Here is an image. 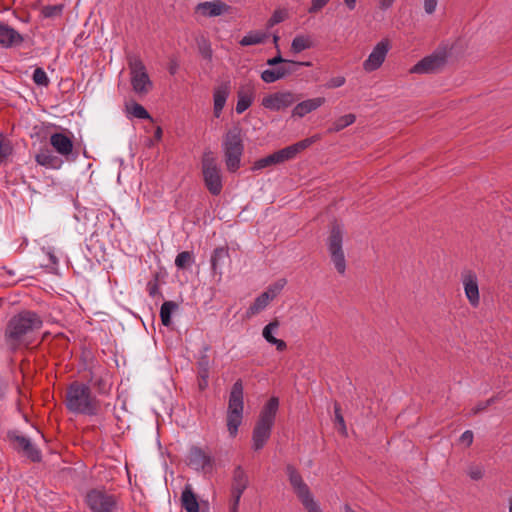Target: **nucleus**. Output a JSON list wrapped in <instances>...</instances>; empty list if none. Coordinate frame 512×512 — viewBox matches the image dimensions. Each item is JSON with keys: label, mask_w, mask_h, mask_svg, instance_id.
Here are the masks:
<instances>
[{"label": "nucleus", "mask_w": 512, "mask_h": 512, "mask_svg": "<svg viewBox=\"0 0 512 512\" xmlns=\"http://www.w3.org/2000/svg\"><path fill=\"white\" fill-rule=\"evenodd\" d=\"M270 302L271 300L268 294H265L264 292L261 293L247 309L246 316L250 318L254 315L259 314L269 305Z\"/></svg>", "instance_id": "cd10ccee"}, {"label": "nucleus", "mask_w": 512, "mask_h": 512, "mask_svg": "<svg viewBox=\"0 0 512 512\" xmlns=\"http://www.w3.org/2000/svg\"><path fill=\"white\" fill-rule=\"evenodd\" d=\"M43 326L42 317L31 310H23L12 316L5 328L4 340L11 350L29 346Z\"/></svg>", "instance_id": "f257e3e1"}, {"label": "nucleus", "mask_w": 512, "mask_h": 512, "mask_svg": "<svg viewBox=\"0 0 512 512\" xmlns=\"http://www.w3.org/2000/svg\"><path fill=\"white\" fill-rule=\"evenodd\" d=\"M319 137L317 135L303 139L273 153L277 164L294 159L301 151L310 147Z\"/></svg>", "instance_id": "f3484780"}, {"label": "nucleus", "mask_w": 512, "mask_h": 512, "mask_svg": "<svg viewBox=\"0 0 512 512\" xmlns=\"http://www.w3.org/2000/svg\"><path fill=\"white\" fill-rule=\"evenodd\" d=\"M324 97H316L304 100L297 105L292 110V116L297 118H303L307 114L317 110L325 103Z\"/></svg>", "instance_id": "b1692460"}, {"label": "nucleus", "mask_w": 512, "mask_h": 512, "mask_svg": "<svg viewBox=\"0 0 512 512\" xmlns=\"http://www.w3.org/2000/svg\"><path fill=\"white\" fill-rule=\"evenodd\" d=\"M343 234V228L339 224H334L327 239L331 261L337 272L341 275H344L346 271V259L342 248Z\"/></svg>", "instance_id": "1a4fd4ad"}, {"label": "nucleus", "mask_w": 512, "mask_h": 512, "mask_svg": "<svg viewBox=\"0 0 512 512\" xmlns=\"http://www.w3.org/2000/svg\"><path fill=\"white\" fill-rule=\"evenodd\" d=\"M202 378H203V381L206 383L207 371H205V373H202Z\"/></svg>", "instance_id": "774afa93"}, {"label": "nucleus", "mask_w": 512, "mask_h": 512, "mask_svg": "<svg viewBox=\"0 0 512 512\" xmlns=\"http://www.w3.org/2000/svg\"><path fill=\"white\" fill-rule=\"evenodd\" d=\"M391 48L390 40L387 38L379 41L372 49L367 59L363 62L364 71L370 73L379 69L384 63Z\"/></svg>", "instance_id": "ddd939ff"}, {"label": "nucleus", "mask_w": 512, "mask_h": 512, "mask_svg": "<svg viewBox=\"0 0 512 512\" xmlns=\"http://www.w3.org/2000/svg\"><path fill=\"white\" fill-rule=\"evenodd\" d=\"M335 418H336L337 423L340 426L341 432L343 434H345L346 433L345 421H344L343 416L340 414V409L337 405L335 406Z\"/></svg>", "instance_id": "3c124183"}, {"label": "nucleus", "mask_w": 512, "mask_h": 512, "mask_svg": "<svg viewBox=\"0 0 512 512\" xmlns=\"http://www.w3.org/2000/svg\"><path fill=\"white\" fill-rule=\"evenodd\" d=\"M7 385L0 379V400L4 399L6 394Z\"/></svg>", "instance_id": "bf43d9fd"}, {"label": "nucleus", "mask_w": 512, "mask_h": 512, "mask_svg": "<svg viewBox=\"0 0 512 512\" xmlns=\"http://www.w3.org/2000/svg\"><path fill=\"white\" fill-rule=\"evenodd\" d=\"M177 69H178V64L176 62H173L170 64V66H169L170 74H172V75L176 74Z\"/></svg>", "instance_id": "680f3d73"}, {"label": "nucleus", "mask_w": 512, "mask_h": 512, "mask_svg": "<svg viewBox=\"0 0 512 512\" xmlns=\"http://www.w3.org/2000/svg\"><path fill=\"white\" fill-rule=\"evenodd\" d=\"M33 81L40 86H48L49 78L44 69L38 67L33 72Z\"/></svg>", "instance_id": "ea45409f"}, {"label": "nucleus", "mask_w": 512, "mask_h": 512, "mask_svg": "<svg viewBox=\"0 0 512 512\" xmlns=\"http://www.w3.org/2000/svg\"><path fill=\"white\" fill-rule=\"evenodd\" d=\"M244 397L243 384L241 380H237L230 391L228 408H227V429L232 438L238 433V428L243 420Z\"/></svg>", "instance_id": "423d86ee"}, {"label": "nucleus", "mask_w": 512, "mask_h": 512, "mask_svg": "<svg viewBox=\"0 0 512 512\" xmlns=\"http://www.w3.org/2000/svg\"><path fill=\"white\" fill-rule=\"evenodd\" d=\"M24 42V37L13 27L0 21V46L3 48H12L20 46Z\"/></svg>", "instance_id": "412c9836"}, {"label": "nucleus", "mask_w": 512, "mask_h": 512, "mask_svg": "<svg viewBox=\"0 0 512 512\" xmlns=\"http://www.w3.org/2000/svg\"><path fill=\"white\" fill-rule=\"evenodd\" d=\"M286 285L285 279H279L275 283L271 284L266 291H264L265 294H268L270 300H274L280 292L283 290V288Z\"/></svg>", "instance_id": "e433bc0d"}, {"label": "nucleus", "mask_w": 512, "mask_h": 512, "mask_svg": "<svg viewBox=\"0 0 512 512\" xmlns=\"http://www.w3.org/2000/svg\"><path fill=\"white\" fill-rule=\"evenodd\" d=\"M12 153V146L9 141L0 140V164L4 162Z\"/></svg>", "instance_id": "79ce46f5"}, {"label": "nucleus", "mask_w": 512, "mask_h": 512, "mask_svg": "<svg viewBox=\"0 0 512 512\" xmlns=\"http://www.w3.org/2000/svg\"><path fill=\"white\" fill-rule=\"evenodd\" d=\"M231 93L230 81H224L213 90V113L216 118H219L226 101Z\"/></svg>", "instance_id": "5701e85b"}, {"label": "nucleus", "mask_w": 512, "mask_h": 512, "mask_svg": "<svg viewBox=\"0 0 512 512\" xmlns=\"http://www.w3.org/2000/svg\"><path fill=\"white\" fill-rule=\"evenodd\" d=\"M126 58L132 90L137 95H147L153 89V82L149 77L144 62L138 54L132 52L127 53Z\"/></svg>", "instance_id": "39448f33"}, {"label": "nucleus", "mask_w": 512, "mask_h": 512, "mask_svg": "<svg viewBox=\"0 0 512 512\" xmlns=\"http://www.w3.org/2000/svg\"><path fill=\"white\" fill-rule=\"evenodd\" d=\"M271 345H275L278 351H284L287 348L286 342L277 338L272 341Z\"/></svg>", "instance_id": "5fc2aeb1"}, {"label": "nucleus", "mask_w": 512, "mask_h": 512, "mask_svg": "<svg viewBox=\"0 0 512 512\" xmlns=\"http://www.w3.org/2000/svg\"><path fill=\"white\" fill-rule=\"evenodd\" d=\"M200 50H201L202 55H203L205 58H207V59H211V57H212V50H211V48H210V46H209V45H206V46H204V47H201V49H200Z\"/></svg>", "instance_id": "4d7b16f0"}, {"label": "nucleus", "mask_w": 512, "mask_h": 512, "mask_svg": "<svg viewBox=\"0 0 512 512\" xmlns=\"http://www.w3.org/2000/svg\"><path fill=\"white\" fill-rule=\"evenodd\" d=\"M187 464L196 471L208 474L215 467V458L208 448L192 446L188 451Z\"/></svg>", "instance_id": "9b49d317"}, {"label": "nucleus", "mask_w": 512, "mask_h": 512, "mask_svg": "<svg viewBox=\"0 0 512 512\" xmlns=\"http://www.w3.org/2000/svg\"><path fill=\"white\" fill-rule=\"evenodd\" d=\"M91 383H92V386L98 390L99 394H107L110 390V385L107 383L106 379L102 376L91 377Z\"/></svg>", "instance_id": "58836bf2"}, {"label": "nucleus", "mask_w": 512, "mask_h": 512, "mask_svg": "<svg viewBox=\"0 0 512 512\" xmlns=\"http://www.w3.org/2000/svg\"><path fill=\"white\" fill-rule=\"evenodd\" d=\"M65 405L74 414L95 416L100 410V402L91 392V388L81 382H72L66 390Z\"/></svg>", "instance_id": "f03ea898"}, {"label": "nucleus", "mask_w": 512, "mask_h": 512, "mask_svg": "<svg viewBox=\"0 0 512 512\" xmlns=\"http://www.w3.org/2000/svg\"><path fill=\"white\" fill-rule=\"evenodd\" d=\"M279 325L280 324L278 320H273L263 328L262 336L269 344H271L272 341L276 339L273 333L277 331Z\"/></svg>", "instance_id": "c9c22d12"}, {"label": "nucleus", "mask_w": 512, "mask_h": 512, "mask_svg": "<svg viewBox=\"0 0 512 512\" xmlns=\"http://www.w3.org/2000/svg\"><path fill=\"white\" fill-rule=\"evenodd\" d=\"M228 6L221 1L201 2L196 6V12L205 17H217L228 11Z\"/></svg>", "instance_id": "393cba45"}, {"label": "nucleus", "mask_w": 512, "mask_h": 512, "mask_svg": "<svg viewBox=\"0 0 512 512\" xmlns=\"http://www.w3.org/2000/svg\"><path fill=\"white\" fill-rule=\"evenodd\" d=\"M446 61L445 52H435L429 56L424 57L417 62L411 69L410 73L414 74H429L440 70Z\"/></svg>", "instance_id": "2eb2a0df"}, {"label": "nucleus", "mask_w": 512, "mask_h": 512, "mask_svg": "<svg viewBox=\"0 0 512 512\" xmlns=\"http://www.w3.org/2000/svg\"><path fill=\"white\" fill-rule=\"evenodd\" d=\"M229 259V251L226 247L216 248L211 255V269L214 275H218L217 281L220 282L222 278V268L226 261Z\"/></svg>", "instance_id": "a878e982"}, {"label": "nucleus", "mask_w": 512, "mask_h": 512, "mask_svg": "<svg viewBox=\"0 0 512 512\" xmlns=\"http://www.w3.org/2000/svg\"><path fill=\"white\" fill-rule=\"evenodd\" d=\"M467 475L475 481H478L484 476V468L481 465L472 464L467 468Z\"/></svg>", "instance_id": "a19ab883"}, {"label": "nucleus", "mask_w": 512, "mask_h": 512, "mask_svg": "<svg viewBox=\"0 0 512 512\" xmlns=\"http://www.w3.org/2000/svg\"><path fill=\"white\" fill-rule=\"evenodd\" d=\"M182 507L187 512H199V503L190 486H186L181 495Z\"/></svg>", "instance_id": "bb28decb"}, {"label": "nucleus", "mask_w": 512, "mask_h": 512, "mask_svg": "<svg viewBox=\"0 0 512 512\" xmlns=\"http://www.w3.org/2000/svg\"><path fill=\"white\" fill-rule=\"evenodd\" d=\"M256 94L255 85L252 82L241 84L237 91L236 113H244L254 102Z\"/></svg>", "instance_id": "6ab92c4d"}, {"label": "nucleus", "mask_w": 512, "mask_h": 512, "mask_svg": "<svg viewBox=\"0 0 512 512\" xmlns=\"http://www.w3.org/2000/svg\"><path fill=\"white\" fill-rule=\"evenodd\" d=\"M465 296L472 307H477L480 303L478 279L475 272L471 270L464 271L461 275Z\"/></svg>", "instance_id": "a211bd4d"}, {"label": "nucleus", "mask_w": 512, "mask_h": 512, "mask_svg": "<svg viewBox=\"0 0 512 512\" xmlns=\"http://www.w3.org/2000/svg\"><path fill=\"white\" fill-rule=\"evenodd\" d=\"M279 407L277 397H271L263 407L252 433V448L261 450L269 440Z\"/></svg>", "instance_id": "7ed1b4c3"}, {"label": "nucleus", "mask_w": 512, "mask_h": 512, "mask_svg": "<svg viewBox=\"0 0 512 512\" xmlns=\"http://www.w3.org/2000/svg\"><path fill=\"white\" fill-rule=\"evenodd\" d=\"M289 61L290 60H286V59L282 58L281 55L278 54L277 56L268 59L267 60V65H269V66H277L279 64L282 65V64H284L286 62H289Z\"/></svg>", "instance_id": "864d4df0"}, {"label": "nucleus", "mask_w": 512, "mask_h": 512, "mask_svg": "<svg viewBox=\"0 0 512 512\" xmlns=\"http://www.w3.org/2000/svg\"><path fill=\"white\" fill-rule=\"evenodd\" d=\"M313 47V40L307 35H297L291 43V50L294 53H300L306 49Z\"/></svg>", "instance_id": "7c9ffc66"}, {"label": "nucleus", "mask_w": 512, "mask_h": 512, "mask_svg": "<svg viewBox=\"0 0 512 512\" xmlns=\"http://www.w3.org/2000/svg\"><path fill=\"white\" fill-rule=\"evenodd\" d=\"M344 511L345 512H355L349 505L344 506Z\"/></svg>", "instance_id": "0e129e2a"}, {"label": "nucleus", "mask_w": 512, "mask_h": 512, "mask_svg": "<svg viewBox=\"0 0 512 512\" xmlns=\"http://www.w3.org/2000/svg\"><path fill=\"white\" fill-rule=\"evenodd\" d=\"M10 440L13 442L14 448L22 451L32 461L37 462L41 459L40 451L32 444L29 438L18 435L16 433L9 434Z\"/></svg>", "instance_id": "aec40b11"}, {"label": "nucleus", "mask_w": 512, "mask_h": 512, "mask_svg": "<svg viewBox=\"0 0 512 512\" xmlns=\"http://www.w3.org/2000/svg\"><path fill=\"white\" fill-rule=\"evenodd\" d=\"M148 292H149V295H150V296H155V295H156V293L158 292V286H157V284H155V283H154V284L149 283V284H148Z\"/></svg>", "instance_id": "13d9d810"}, {"label": "nucleus", "mask_w": 512, "mask_h": 512, "mask_svg": "<svg viewBox=\"0 0 512 512\" xmlns=\"http://www.w3.org/2000/svg\"><path fill=\"white\" fill-rule=\"evenodd\" d=\"M201 169L207 190L214 196L219 195L223 189L222 172L212 152L203 155Z\"/></svg>", "instance_id": "6e6552de"}, {"label": "nucleus", "mask_w": 512, "mask_h": 512, "mask_svg": "<svg viewBox=\"0 0 512 512\" xmlns=\"http://www.w3.org/2000/svg\"><path fill=\"white\" fill-rule=\"evenodd\" d=\"M296 101L291 91H279L269 94L262 99V106L271 111H280L293 105Z\"/></svg>", "instance_id": "dca6fc26"}, {"label": "nucleus", "mask_w": 512, "mask_h": 512, "mask_svg": "<svg viewBox=\"0 0 512 512\" xmlns=\"http://www.w3.org/2000/svg\"><path fill=\"white\" fill-rule=\"evenodd\" d=\"M356 120V116L352 113L343 115L337 118L332 125L328 128L329 133H335L343 130L344 128L352 125Z\"/></svg>", "instance_id": "c756f323"}, {"label": "nucleus", "mask_w": 512, "mask_h": 512, "mask_svg": "<svg viewBox=\"0 0 512 512\" xmlns=\"http://www.w3.org/2000/svg\"><path fill=\"white\" fill-rule=\"evenodd\" d=\"M395 0H379V7L382 10H387L390 8Z\"/></svg>", "instance_id": "6e6d98bb"}, {"label": "nucleus", "mask_w": 512, "mask_h": 512, "mask_svg": "<svg viewBox=\"0 0 512 512\" xmlns=\"http://www.w3.org/2000/svg\"><path fill=\"white\" fill-rule=\"evenodd\" d=\"M178 309V304L173 301H165L160 308V318L164 326H170L171 315Z\"/></svg>", "instance_id": "2f4dec72"}, {"label": "nucleus", "mask_w": 512, "mask_h": 512, "mask_svg": "<svg viewBox=\"0 0 512 512\" xmlns=\"http://www.w3.org/2000/svg\"><path fill=\"white\" fill-rule=\"evenodd\" d=\"M37 164L47 168H57V158L48 150H42L35 156Z\"/></svg>", "instance_id": "473e14b6"}, {"label": "nucleus", "mask_w": 512, "mask_h": 512, "mask_svg": "<svg viewBox=\"0 0 512 512\" xmlns=\"http://www.w3.org/2000/svg\"><path fill=\"white\" fill-rule=\"evenodd\" d=\"M297 66H311L310 62H295V61H289L286 62L276 68L272 69H265L261 73V79L265 83H274L278 80H281L291 74H293L296 71Z\"/></svg>", "instance_id": "4468645a"}, {"label": "nucleus", "mask_w": 512, "mask_h": 512, "mask_svg": "<svg viewBox=\"0 0 512 512\" xmlns=\"http://www.w3.org/2000/svg\"><path fill=\"white\" fill-rule=\"evenodd\" d=\"M497 400V397H491L486 401H482L477 403L470 411L471 415H476L484 410H486L490 405H492Z\"/></svg>", "instance_id": "37998d69"}, {"label": "nucleus", "mask_w": 512, "mask_h": 512, "mask_svg": "<svg viewBox=\"0 0 512 512\" xmlns=\"http://www.w3.org/2000/svg\"><path fill=\"white\" fill-rule=\"evenodd\" d=\"M45 255L48 258V263H45L44 266L50 270H55L58 266V258L51 250L45 251Z\"/></svg>", "instance_id": "09e8293b"}, {"label": "nucleus", "mask_w": 512, "mask_h": 512, "mask_svg": "<svg viewBox=\"0 0 512 512\" xmlns=\"http://www.w3.org/2000/svg\"><path fill=\"white\" fill-rule=\"evenodd\" d=\"M285 18H286V13L284 11H281V10L275 11L268 21V27H273L274 25L284 21Z\"/></svg>", "instance_id": "de8ad7c7"}, {"label": "nucleus", "mask_w": 512, "mask_h": 512, "mask_svg": "<svg viewBox=\"0 0 512 512\" xmlns=\"http://www.w3.org/2000/svg\"><path fill=\"white\" fill-rule=\"evenodd\" d=\"M248 485L249 478L246 471L241 466H237L232 475L230 512H238L241 496Z\"/></svg>", "instance_id": "f8f14e48"}, {"label": "nucleus", "mask_w": 512, "mask_h": 512, "mask_svg": "<svg viewBox=\"0 0 512 512\" xmlns=\"http://www.w3.org/2000/svg\"><path fill=\"white\" fill-rule=\"evenodd\" d=\"M286 473L294 493L307 512H322L319 503L315 500L298 470L293 465H287Z\"/></svg>", "instance_id": "0eeeda50"}, {"label": "nucleus", "mask_w": 512, "mask_h": 512, "mask_svg": "<svg viewBox=\"0 0 512 512\" xmlns=\"http://www.w3.org/2000/svg\"><path fill=\"white\" fill-rule=\"evenodd\" d=\"M330 0H311V6L308 9L310 14H315L321 11Z\"/></svg>", "instance_id": "c03bdc74"}, {"label": "nucleus", "mask_w": 512, "mask_h": 512, "mask_svg": "<svg viewBox=\"0 0 512 512\" xmlns=\"http://www.w3.org/2000/svg\"><path fill=\"white\" fill-rule=\"evenodd\" d=\"M85 503L91 512H116L118 498L104 489H91L85 496Z\"/></svg>", "instance_id": "9d476101"}, {"label": "nucleus", "mask_w": 512, "mask_h": 512, "mask_svg": "<svg viewBox=\"0 0 512 512\" xmlns=\"http://www.w3.org/2000/svg\"><path fill=\"white\" fill-rule=\"evenodd\" d=\"M62 13V6L51 5L43 8V15L45 17H55Z\"/></svg>", "instance_id": "a18cd8bd"}, {"label": "nucleus", "mask_w": 512, "mask_h": 512, "mask_svg": "<svg viewBox=\"0 0 512 512\" xmlns=\"http://www.w3.org/2000/svg\"><path fill=\"white\" fill-rule=\"evenodd\" d=\"M473 439V432L471 430H466L462 433L459 440L462 444H465L468 447L473 443Z\"/></svg>", "instance_id": "8fccbe9b"}, {"label": "nucleus", "mask_w": 512, "mask_h": 512, "mask_svg": "<svg viewBox=\"0 0 512 512\" xmlns=\"http://www.w3.org/2000/svg\"><path fill=\"white\" fill-rule=\"evenodd\" d=\"M222 150L227 170L229 172L237 171L241 166L244 152V143L239 127H233L223 136Z\"/></svg>", "instance_id": "20e7f679"}, {"label": "nucleus", "mask_w": 512, "mask_h": 512, "mask_svg": "<svg viewBox=\"0 0 512 512\" xmlns=\"http://www.w3.org/2000/svg\"><path fill=\"white\" fill-rule=\"evenodd\" d=\"M154 136H155V138H156L157 140L161 139V137H162V129H161L160 127H157V129H156V131H155V135H154Z\"/></svg>", "instance_id": "e2e57ef3"}, {"label": "nucleus", "mask_w": 512, "mask_h": 512, "mask_svg": "<svg viewBox=\"0 0 512 512\" xmlns=\"http://www.w3.org/2000/svg\"><path fill=\"white\" fill-rule=\"evenodd\" d=\"M357 0H343L344 4L349 10H354L356 7Z\"/></svg>", "instance_id": "052dcab7"}, {"label": "nucleus", "mask_w": 512, "mask_h": 512, "mask_svg": "<svg viewBox=\"0 0 512 512\" xmlns=\"http://www.w3.org/2000/svg\"><path fill=\"white\" fill-rule=\"evenodd\" d=\"M279 40V36L278 35H274L273 36V42L277 45V42Z\"/></svg>", "instance_id": "338daca9"}, {"label": "nucleus", "mask_w": 512, "mask_h": 512, "mask_svg": "<svg viewBox=\"0 0 512 512\" xmlns=\"http://www.w3.org/2000/svg\"><path fill=\"white\" fill-rule=\"evenodd\" d=\"M345 82H346V79L344 76H336V77L329 79L327 81V83L325 84V87L328 89H334V88L343 86L345 84Z\"/></svg>", "instance_id": "49530a36"}, {"label": "nucleus", "mask_w": 512, "mask_h": 512, "mask_svg": "<svg viewBox=\"0 0 512 512\" xmlns=\"http://www.w3.org/2000/svg\"><path fill=\"white\" fill-rule=\"evenodd\" d=\"M50 144L58 154L67 160L71 159L74 144L70 137L63 133H53L50 136ZM72 159L74 160L75 156Z\"/></svg>", "instance_id": "4be33fe9"}, {"label": "nucleus", "mask_w": 512, "mask_h": 512, "mask_svg": "<svg viewBox=\"0 0 512 512\" xmlns=\"http://www.w3.org/2000/svg\"><path fill=\"white\" fill-rule=\"evenodd\" d=\"M194 263V256L189 251L180 252L175 259V265L178 269H186Z\"/></svg>", "instance_id": "f704fd0d"}, {"label": "nucleus", "mask_w": 512, "mask_h": 512, "mask_svg": "<svg viewBox=\"0 0 512 512\" xmlns=\"http://www.w3.org/2000/svg\"><path fill=\"white\" fill-rule=\"evenodd\" d=\"M268 33L263 31H250L241 40V46H250L264 43L268 38Z\"/></svg>", "instance_id": "c85d7f7f"}, {"label": "nucleus", "mask_w": 512, "mask_h": 512, "mask_svg": "<svg viewBox=\"0 0 512 512\" xmlns=\"http://www.w3.org/2000/svg\"><path fill=\"white\" fill-rule=\"evenodd\" d=\"M127 113L134 118L137 119H150V115L148 111L141 105L136 102L131 103L126 106Z\"/></svg>", "instance_id": "72a5a7b5"}, {"label": "nucleus", "mask_w": 512, "mask_h": 512, "mask_svg": "<svg viewBox=\"0 0 512 512\" xmlns=\"http://www.w3.org/2000/svg\"><path fill=\"white\" fill-rule=\"evenodd\" d=\"M437 7V0H424V10L427 14L435 12Z\"/></svg>", "instance_id": "603ef678"}, {"label": "nucleus", "mask_w": 512, "mask_h": 512, "mask_svg": "<svg viewBox=\"0 0 512 512\" xmlns=\"http://www.w3.org/2000/svg\"><path fill=\"white\" fill-rule=\"evenodd\" d=\"M509 512H512V496L509 498Z\"/></svg>", "instance_id": "69168bd1"}, {"label": "nucleus", "mask_w": 512, "mask_h": 512, "mask_svg": "<svg viewBox=\"0 0 512 512\" xmlns=\"http://www.w3.org/2000/svg\"><path fill=\"white\" fill-rule=\"evenodd\" d=\"M273 165H277V163H276V160L272 153L264 158H261V159H258L257 161H255L251 169L253 171H258V170H262L264 168H267V167H270Z\"/></svg>", "instance_id": "4c0bfd02"}]
</instances>
